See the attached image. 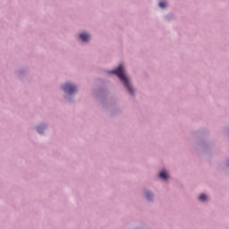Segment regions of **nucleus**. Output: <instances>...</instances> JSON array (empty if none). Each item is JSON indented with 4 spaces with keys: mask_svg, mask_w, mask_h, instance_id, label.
<instances>
[{
    "mask_svg": "<svg viewBox=\"0 0 229 229\" xmlns=\"http://www.w3.org/2000/svg\"><path fill=\"white\" fill-rule=\"evenodd\" d=\"M146 196H147V199H151V196L153 195L151 194V192H147Z\"/></svg>",
    "mask_w": 229,
    "mask_h": 229,
    "instance_id": "7",
    "label": "nucleus"
},
{
    "mask_svg": "<svg viewBox=\"0 0 229 229\" xmlns=\"http://www.w3.org/2000/svg\"><path fill=\"white\" fill-rule=\"evenodd\" d=\"M63 89L67 94H74L75 90H77L76 86H74L71 83L64 84V87H63Z\"/></svg>",
    "mask_w": 229,
    "mask_h": 229,
    "instance_id": "2",
    "label": "nucleus"
},
{
    "mask_svg": "<svg viewBox=\"0 0 229 229\" xmlns=\"http://www.w3.org/2000/svg\"><path fill=\"white\" fill-rule=\"evenodd\" d=\"M109 72L110 74H116L121 81H123L124 87L129 90L130 94H133V88L131 87V84H130V80L128 79V76H126L123 64L119 65L116 70Z\"/></svg>",
    "mask_w": 229,
    "mask_h": 229,
    "instance_id": "1",
    "label": "nucleus"
},
{
    "mask_svg": "<svg viewBox=\"0 0 229 229\" xmlns=\"http://www.w3.org/2000/svg\"><path fill=\"white\" fill-rule=\"evenodd\" d=\"M199 201H207L208 197H207V195H205V194H201V195L199 197Z\"/></svg>",
    "mask_w": 229,
    "mask_h": 229,
    "instance_id": "5",
    "label": "nucleus"
},
{
    "mask_svg": "<svg viewBox=\"0 0 229 229\" xmlns=\"http://www.w3.org/2000/svg\"><path fill=\"white\" fill-rule=\"evenodd\" d=\"M38 131H40V128H38Z\"/></svg>",
    "mask_w": 229,
    "mask_h": 229,
    "instance_id": "8",
    "label": "nucleus"
},
{
    "mask_svg": "<svg viewBox=\"0 0 229 229\" xmlns=\"http://www.w3.org/2000/svg\"><path fill=\"white\" fill-rule=\"evenodd\" d=\"M159 178H162L163 180H167L169 178V175L167 174V172H165V170H163L159 174Z\"/></svg>",
    "mask_w": 229,
    "mask_h": 229,
    "instance_id": "4",
    "label": "nucleus"
},
{
    "mask_svg": "<svg viewBox=\"0 0 229 229\" xmlns=\"http://www.w3.org/2000/svg\"><path fill=\"white\" fill-rule=\"evenodd\" d=\"M80 38L82 40V42H89V40L90 39V35H89L88 33H81L80 35Z\"/></svg>",
    "mask_w": 229,
    "mask_h": 229,
    "instance_id": "3",
    "label": "nucleus"
},
{
    "mask_svg": "<svg viewBox=\"0 0 229 229\" xmlns=\"http://www.w3.org/2000/svg\"><path fill=\"white\" fill-rule=\"evenodd\" d=\"M167 6V4L165 1L159 2V7L160 8H165Z\"/></svg>",
    "mask_w": 229,
    "mask_h": 229,
    "instance_id": "6",
    "label": "nucleus"
}]
</instances>
